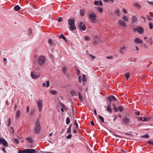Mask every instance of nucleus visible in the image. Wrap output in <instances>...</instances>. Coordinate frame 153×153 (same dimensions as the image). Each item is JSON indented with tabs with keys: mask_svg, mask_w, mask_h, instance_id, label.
I'll return each instance as SVG.
<instances>
[{
	"mask_svg": "<svg viewBox=\"0 0 153 153\" xmlns=\"http://www.w3.org/2000/svg\"><path fill=\"white\" fill-rule=\"evenodd\" d=\"M68 24L69 26L70 29L71 31L76 30V28L74 19H68Z\"/></svg>",
	"mask_w": 153,
	"mask_h": 153,
	"instance_id": "f257e3e1",
	"label": "nucleus"
},
{
	"mask_svg": "<svg viewBox=\"0 0 153 153\" xmlns=\"http://www.w3.org/2000/svg\"><path fill=\"white\" fill-rule=\"evenodd\" d=\"M38 152L33 149H26L23 150H19L18 153H38Z\"/></svg>",
	"mask_w": 153,
	"mask_h": 153,
	"instance_id": "f03ea898",
	"label": "nucleus"
},
{
	"mask_svg": "<svg viewBox=\"0 0 153 153\" xmlns=\"http://www.w3.org/2000/svg\"><path fill=\"white\" fill-rule=\"evenodd\" d=\"M34 133L36 134L39 133L41 129L40 123L39 120H37L36 122V125L34 127Z\"/></svg>",
	"mask_w": 153,
	"mask_h": 153,
	"instance_id": "7ed1b4c3",
	"label": "nucleus"
},
{
	"mask_svg": "<svg viewBox=\"0 0 153 153\" xmlns=\"http://www.w3.org/2000/svg\"><path fill=\"white\" fill-rule=\"evenodd\" d=\"M88 18L89 20L93 23H96V16L94 13H91L89 15Z\"/></svg>",
	"mask_w": 153,
	"mask_h": 153,
	"instance_id": "20e7f679",
	"label": "nucleus"
},
{
	"mask_svg": "<svg viewBox=\"0 0 153 153\" xmlns=\"http://www.w3.org/2000/svg\"><path fill=\"white\" fill-rule=\"evenodd\" d=\"M46 58L45 57L43 56H39L38 59V62L39 65H43L45 63Z\"/></svg>",
	"mask_w": 153,
	"mask_h": 153,
	"instance_id": "39448f33",
	"label": "nucleus"
},
{
	"mask_svg": "<svg viewBox=\"0 0 153 153\" xmlns=\"http://www.w3.org/2000/svg\"><path fill=\"white\" fill-rule=\"evenodd\" d=\"M42 102L43 100H42L39 99L37 101L39 111L40 112L42 110Z\"/></svg>",
	"mask_w": 153,
	"mask_h": 153,
	"instance_id": "423d86ee",
	"label": "nucleus"
},
{
	"mask_svg": "<svg viewBox=\"0 0 153 153\" xmlns=\"http://www.w3.org/2000/svg\"><path fill=\"white\" fill-rule=\"evenodd\" d=\"M31 76L34 79L39 78L40 76L38 73L36 72L35 71H33L31 74Z\"/></svg>",
	"mask_w": 153,
	"mask_h": 153,
	"instance_id": "0eeeda50",
	"label": "nucleus"
},
{
	"mask_svg": "<svg viewBox=\"0 0 153 153\" xmlns=\"http://www.w3.org/2000/svg\"><path fill=\"white\" fill-rule=\"evenodd\" d=\"M93 39L94 41L93 43L94 44H97L100 42V39L98 36L96 35H94L93 36Z\"/></svg>",
	"mask_w": 153,
	"mask_h": 153,
	"instance_id": "6e6552de",
	"label": "nucleus"
},
{
	"mask_svg": "<svg viewBox=\"0 0 153 153\" xmlns=\"http://www.w3.org/2000/svg\"><path fill=\"white\" fill-rule=\"evenodd\" d=\"M119 25L123 27H126L127 25L126 23L122 20H119L117 22Z\"/></svg>",
	"mask_w": 153,
	"mask_h": 153,
	"instance_id": "1a4fd4ad",
	"label": "nucleus"
},
{
	"mask_svg": "<svg viewBox=\"0 0 153 153\" xmlns=\"http://www.w3.org/2000/svg\"><path fill=\"white\" fill-rule=\"evenodd\" d=\"M79 28L81 30H85L86 28L85 24L83 22H81L79 25Z\"/></svg>",
	"mask_w": 153,
	"mask_h": 153,
	"instance_id": "9d476101",
	"label": "nucleus"
},
{
	"mask_svg": "<svg viewBox=\"0 0 153 153\" xmlns=\"http://www.w3.org/2000/svg\"><path fill=\"white\" fill-rule=\"evenodd\" d=\"M127 48V47L125 46L124 45L121 47L119 50L120 53L123 54L124 53V51L126 50Z\"/></svg>",
	"mask_w": 153,
	"mask_h": 153,
	"instance_id": "9b49d317",
	"label": "nucleus"
},
{
	"mask_svg": "<svg viewBox=\"0 0 153 153\" xmlns=\"http://www.w3.org/2000/svg\"><path fill=\"white\" fill-rule=\"evenodd\" d=\"M0 143H2L4 146H7V143L4 138H1L0 137Z\"/></svg>",
	"mask_w": 153,
	"mask_h": 153,
	"instance_id": "f8f14e48",
	"label": "nucleus"
},
{
	"mask_svg": "<svg viewBox=\"0 0 153 153\" xmlns=\"http://www.w3.org/2000/svg\"><path fill=\"white\" fill-rule=\"evenodd\" d=\"M131 20L132 23H134L138 21L137 18L135 16H133L131 17Z\"/></svg>",
	"mask_w": 153,
	"mask_h": 153,
	"instance_id": "ddd939ff",
	"label": "nucleus"
},
{
	"mask_svg": "<svg viewBox=\"0 0 153 153\" xmlns=\"http://www.w3.org/2000/svg\"><path fill=\"white\" fill-rule=\"evenodd\" d=\"M123 121L124 124L127 125L129 123L130 120L128 118L124 117L123 118Z\"/></svg>",
	"mask_w": 153,
	"mask_h": 153,
	"instance_id": "4468645a",
	"label": "nucleus"
},
{
	"mask_svg": "<svg viewBox=\"0 0 153 153\" xmlns=\"http://www.w3.org/2000/svg\"><path fill=\"white\" fill-rule=\"evenodd\" d=\"M134 42L136 44L142 43L143 42L142 40L138 38H137L135 39Z\"/></svg>",
	"mask_w": 153,
	"mask_h": 153,
	"instance_id": "2eb2a0df",
	"label": "nucleus"
},
{
	"mask_svg": "<svg viewBox=\"0 0 153 153\" xmlns=\"http://www.w3.org/2000/svg\"><path fill=\"white\" fill-rule=\"evenodd\" d=\"M136 29L140 33H143V29L142 27H139L136 28Z\"/></svg>",
	"mask_w": 153,
	"mask_h": 153,
	"instance_id": "dca6fc26",
	"label": "nucleus"
},
{
	"mask_svg": "<svg viewBox=\"0 0 153 153\" xmlns=\"http://www.w3.org/2000/svg\"><path fill=\"white\" fill-rule=\"evenodd\" d=\"M150 119V117H147V118H145L144 117H139V120L144 121H148Z\"/></svg>",
	"mask_w": 153,
	"mask_h": 153,
	"instance_id": "f3484780",
	"label": "nucleus"
},
{
	"mask_svg": "<svg viewBox=\"0 0 153 153\" xmlns=\"http://www.w3.org/2000/svg\"><path fill=\"white\" fill-rule=\"evenodd\" d=\"M133 6L135 7L136 8L139 9L140 8V5L138 3H135L133 5Z\"/></svg>",
	"mask_w": 153,
	"mask_h": 153,
	"instance_id": "a211bd4d",
	"label": "nucleus"
},
{
	"mask_svg": "<svg viewBox=\"0 0 153 153\" xmlns=\"http://www.w3.org/2000/svg\"><path fill=\"white\" fill-rule=\"evenodd\" d=\"M50 86V82L49 81H47L46 82V84L45 83H43L42 85V86L43 87H48Z\"/></svg>",
	"mask_w": 153,
	"mask_h": 153,
	"instance_id": "6ab92c4d",
	"label": "nucleus"
},
{
	"mask_svg": "<svg viewBox=\"0 0 153 153\" xmlns=\"http://www.w3.org/2000/svg\"><path fill=\"white\" fill-rule=\"evenodd\" d=\"M108 99L110 101H111L112 100L115 101L116 99L114 96H112L108 97Z\"/></svg>",
	"mask_w": 153,
	"mask_h": 153,
	"instance_id": "aec40b11",
	"label": "nucleus"
},
{
	"mask_svg": "<svg viewBox=\"0 0 153 153\" xmlns=\"http://www.w3.org/2000/svg\"><path fill=\"white\" fill-rule=\"evenodd\" d=\"M94 4L95 5H102V1H95L94 2Z\"/></svg>",
	"mask_w": 153,
	"mask_h": 153,
	"instance_id": "412c9836",
	"label": "nucleus"
},
{
	"mask_svg": "<svg viewBox=\"0 0 153 153\" xmlns=\"http://www.w3.org/2000/svg\"><path fill=\"white\" fill-rule=\"evenodd\" d=\"M122 19L125 22H128V18L127 16L126 15H124L123 16Z\"/></svg>",
	"mask_w": 153,
	"mask_h": 153,
	"instance_id": "4be33fe9",
	"label": "nucleus"
},
{
	"mask_svg": "<svg viewBox=\"0 0 153 153\" xmlns=\"http://www.w3.org/2000/svg\"><path fill=\"white\" fill-rule=\"evenodd\" d=\"M107 111L109 112L110 113H111L112 112V109H111L110 104H109L107 107Z\"/></svg>",
	"mask_w": 153,
	"mask_h": 153,
	"instance_id": "5701e85b",
	"label": "nucleus"
},
{
	"mask_svg": "<svg viewBox=\"0 0 153 153\" xmlns=\"http://www.w3.org/2000/svg\"><path fill=\"white\" fill-rule=\"evenodd\" d=\"M26 139L30 143H32L33 142V140L32 139V138L30 137H27Z\"/></svg>",
	"mask_w": 153,
	"mask_h": 153,
	"instance_id": "b1692460",
	"label": "nucleus"
},
{
	"mask_svg": "<svg viewBox=\"0 0 153 153\" xmlns=\"http://www.w3.org/2000/svg\"><path fill=\"white\" fill-rule=\"evenodd\" d=\"M114 13L118 16H120V11L118 9H116L114 11Z\"/></svg>",
	"mask_w": 153,
	"mask_h": 153,
	"instance_id": "393cba45",
	"label": "nucleus"
},
{
	"mask_svg": "<svg viewBox=\"0 0 153 153\" xmlns=\"http://www.w3.org/2000/svg\"><path fill=\"white\" fill-rule=\"evenodd\" d=\"M85 12V10L84 9H82L80 10V14L81 16H83L84 15Z\"/></svg>",
	"mask_w": 153,
	"mask_h": 153,
	"instance_id": "a878e982",
	"label": "nucleus"
},
{
	"mask_svg": "<svg viewBox=\"0 0 153 153\" xmlns=\"http://www.w3.org/2000/svg\"><path fill=\"white\" fill-rule=\"evenodd\" d=\"M20 7L19 5H17L14 7V9L15 11H18L20 9Z\"/></svg>",
	"mask_w": 153,
	"mask_h": 153,
	"instance_id": "bb28decb",
	"label": "nucleus"
},
{
	"mask_svg": "<svg viewBox=\"0 0 153 153\" xmlns=\"http://www.w3.org/2000/svg\"><path fill=\"white\" fill-rule=\"evenodd\" d=\"M82 81L84 82L87 81V79L85 75L83 74L82 76Z\"/></svg>",
	"mask_w": 153,
	"mask_h": 153,
	"instance_id": "cd10ccee",
	"label": "nucleus"
},
{
	"mask_svg": "<svg viewBox=\"0 0 153 153\" xmlns=\"http://www.w3.org/2000/svg\"><path fill=\"white\" fill-rule=\"evenodd\" d=\"M20 114V111L19 110H18L17 111L16 113V117L17 118H19Z\"/></svg>",
	"mask_w": 153,
	"mask_h": 153,
	"instance_id": "c85d7f7f",
	"label": "nucleus"
},
{
	"mask_svg": "<svg viewBox=\"0 0 153 153\" xmlns=\"http://www.w3.org/2000/svg\"><path fill=\"white\" fill-rule=\"evenodd\" d=\"M50 92L53 95H55L57 93V91L55 90H51L50 91Z\"/></svg>",
	"mask_w": 153,
	"mask_h": 153,
	"instance_id": "c756f323",
	"label": "nucleus"
},
{
	"mask_svg": "<svg viewBox=\"0 0 153 153\" xmlns=\"http://www.w3.org/2000/svg\"><path fill=\"white\" fill-rule=\"evenodd\" d=\"M130 72H128V73H126V74H125V77H126V79L127 80L129 78V77L130 76Z\"/></svg>",
	"mask_w": 153,
	"mask_h": 153,
	"instance_id": "7c9ffc66",
	"label": "nucleus"
},
{
	"mask_svg": "<svg viewBox=\"0 0 153 153\" xmlns=\"http://www.w3.org/2000/svg\"><path fill=\"white\" fill-rule=\"evenodd\" d=\"M28 33L29 35H31L32 34V30L30 28L29 29L28 31Z\"/></svg>",
	"mask_w": 153,
	"mask_h": 153,
	"instance_id": "2f4dec72",
	"label": "nucleus"
},
{
	"mask_svg": "<svg viewBox=\"0 0 153 153\" xmlns=\"http://www.w3.org/2000/svg\"><path fill=\"white\" fill-rule=\"evenodd\" d=\"M78 94H79V99L81 101H83V98L81 96V94L79 92H78Z\"/></svg>",
	"mask_w": 153,
	"mask_h": 153,
	"instance_id": "473e14b6",
	"label": "nucleus"
},
{
	"mask_svg": "<svg viewBox=\"0 0 153 153\" xmlns=\"http://www.w3.org/2000/svg\"><path fill=\"white\" fill-rule=\"evenodd\" d=\"M148 42H149L150 45H152L153 43V40L152 37H150L149 39Z\"/></svg>",
	"mask_w": 153,
	"mask_h": 153,
	"instance_id": "72a5a7b5",
	"label": "nucleus"
},
{
	"mask_svg": "<svg viewBox=\"0 0 153 153\" xmlns=\"http://www.w3.org/2000/svg\"><path fill=\"white\" fill-rule=\"evenodd\" d=\"M59 37L60 38H62L64 40H65L66 42H67V40H66V38H65V36L62 34H61L60 35Z\"/></svg>",
	"mask_w": 153,
	"mask_h": 153,
	"instance_id": "f704fd0d",
	"label": "nucleus"
},
{
	"mask_svg": "<svg viewBox=\"0 0 153 153\" xmlns=\"http://www.w3.org/2000/svg\"><path fill=\"white\" fill-rule=\"evenodd\" d=\"M72 125H70L68 128L67 130V132L68 133L70 134L71 132V127Z\"/></svg>",
	"mask_w": 153,
	"mask_h": 153,
	"instance_id": "c9c22d12",
	"label": "nucleus"
},
{
	"mask_svg": "<svg viewBox=\"0 0 153 153\" xmlns=\"http://www.w3.org/2000/svg\"><path fill=\"white\" fill-rule=\"evenodd\" d=\"M99 119L101 120V121L102 122H104V118L102 117L100 115H99Z\"/></svg>",
	"mask_w": 153,
	"mask_h": 153,
	"instance_id": "e433bc0d",
	"label": "nucleus"
},
{
	"mask_svg": "<svg viewBox=\"0 0 153 153\" xmlns=\"http://www.w3.org/2000/svg\"><path fill=\"white\" fill-rule=\"evenodd\" d=\"M14 140L15 143L17 144H18L19 143V141L18 139L16 138H14Z\"/></svg>",
	"mask_w": 153,
	"mask_h": 153,
	"instance_id": "4c0bfd02",
	"label": "nucleus"
},
{
	"mask_svg": "<svg viewBox=\"0 0 153 153\" xmlns=\"http://www.w3.org/2000/svg\"><path fill=\"white\" fill-rule=\"evenodd\" d=\"M70 122V120L69 117H67L66 119V123L67 124H69Z\"/></svg>",
	"mask_w": 153,
	"mask_h": 153,
	"instance_id": "58836bf2",
	"label": "nucleus"
},
{
	"mask_svg": "<svg viewBox=\"0 0 153 153\" xmlns=\"http://www.w3.org/2000/svg\"><path fill=\"white\" fill-rule=\"evenodd\" d=\"M118 111H119L120 112H122L123 111V109L122 107L121 106H119L118 107Z\"/></svg>",
	"mask_w": 153,
	"mask_h": 153,
	"instance_id": "ea45409f",
	"label": "nucleus"
},
{
	"mask_svg": "<svg viewBox=\"0 0 153 153\" xmlns=\"http://www.w3.org/2000/svg\"><path fill=\"white\" fill-rule=\"evenodd\" d=\"M71 93L72 96H75L76 93V91L74 90L71 91Z\"/></svg>",
	"mask_w": 153,
	"mask_h": 153,
	"instance_id": "a19ab883",
	"label": "nucleus"
},
{
	"mask_svg": "<svg viewBox=\"0 0 153 153\" xmlns=\"http://www.w3.org/2000/svg\"><path fill=\"white\" fill-rule=\"evenodd\" d=\"M149 27L150 29H151L153 28V25L152 23V22H150L149 24Z\"/></svg>",
	"mask_w": 153,
	"mask_h": 153,
	"instance_id": "79ce46f5",
	"label": "nucleus"
},
{
	"mask_svg": "<svg viewBox=\"0 0 153 153\" xmlns=\"http://www.w3.org/2000/svg\"><path fill=\"white\" fill-rule=\"evenodd\" d=\"M84 39L86 41H89L90 40V38L88 36H85L84 37Z\"/></svg>",
	"mask_w": 153,
	"mask_h": 153,
	"instance_id": "37998d69",
	"label": "nucleus"
},
{
	"mask_svg": "<svg viewBox=\"0 0 153 153\" xmlns=\"http://www.w3.org/2000/svg\"><path fill=\"white\" fill-rule=\"evenodd\" d=\"M113 107H114V111H118V108H116L115 105L114 104L113 105Z\"/></svg>",
	"mask_w": 153,
	"mask_h": 153,
	"instance_id": "c03bdc74",
	"label": "nucleus"
},
{
	"mask_svg": "<svg viewBox=\"0 0 153 153\" xmlns=\"http://www.w3.org/2000/svg\"><path fill=\"white\" fill-rule=\"evenodd\" d=\"M48 42L51 45H52L53 44V41L51 39L48 40Z\"/></svg>",
	"mask_w": 153,
	"mask_h": 153,
	"instance_id": "a18cd8bd",
	"label": "nucleus"
},
{
	"mask_svg": "<svg viewBox=\"0 0 153 153\" xmlns=\"http://www.w3.org/2000/svg\"><path fill=\"white\" fill-rule=\"evenodd\" d=\"M62 71L64 73H65L66 72V69L65 67H63L62 68Z\"/></svg>",
	"mask_w": 153,
	"mask_h": 153,
	"instance_id": "49530a36",
	"label": "nucleus"
},
{
	"mask_svg": "<svg viewBox=\"0 0 153 153\" xmlns=\"http://www.w3.org/2000/svg\"><path fill=\"white\" fill-rule=\"evenodd\" d=\"M10 132L11 133H13L14 132V131L13 127H11L10 130Z\"/></svg>",
	"mask_w": 153,
	"mask_h": 153,
	"instance_id": "de8ad7c7",
	"label": "nucleus"
},
{
	"mask_svg": "<svg viewBox=\"0 0 153 153\" xmlns=\"http://www.w3.org/2000/svg\"><path fill=\"white\" fill-rule=\"evenodd\" d=\"M74 125H76L75 128H78V123L76 122V120H75L74 121Z\"/></svg>",
	"mask_w": 153,
	"mask_h": 153,
	"instance_id": "09e8293b",
	"label": "nucleus"
},
{
	"mask_svg": "<svg viewBox=\"0 0 153 153\" xmlns=\"http://www.w3.org/2000/svg\"><path fill=\"white\" fill-rule=\"evenodd\" d=\"M149 137V136L147 134L143 135L142 137H146V138H148Z\"/></svg>",
	"mask_w": 153,
	"mask_h": 153,
	"instance_id": "8fccbe9b",
	"label": "nucleus"
},
{
	"mask_svg": "<svg viewBox=\"0 0 153 153\" xmlns=\"http://www.w3.org/2000/svg\"><path fill=\"white\" fill-rule=\"evenodd\" d=\"M11 119L10 118L8 119V126H10V125H11Z\"/></svg>",
	"mask_w": 153,
	"mask_h": 153,
	"instance_id": "3c124183",
	"label": "nucleus"
},
{
	"mask_svg": "<svg viewBox=\"0 0 153 153\" xmlns=\"http://www.w3.org/2000/svg\"><path fill=\"white\" fill-rule=\"evenodd\" d=\"M98 10L100 12H102L103 11V9L101 7H98Z\"/></svg>",
	"mask_w": 153,
	"mask_h": 153,
	"instance_id": "603ef678",
	"label": "nucleus"
},
{
	"mask_svg": "<svg viewBox=\"0 0 153 153\" xmlns=\"http://www.w3.org/2000/svg\"><path fill=\"white\" fill-rule=\"evenodd\" d=\"M147 143L149 144H150L153 146V141L149 140L147 142Z\"/></svg>",
	"mask_w": 153,
	"mask_h": 153,
	"instance_id": "864d4df0",
	"label": "nucleus"
},
{
	"mask_svg": "<svg viewBox=\"0 0 153 153\" xmlns=\"http://www.w3.org/2000/svg\"><path fill=\"white\" fill-rule=\"evenodd\" d=\"M72 135L71 134H68L67 136V138L68 139H71V138Z\"/></svg>",
	"mask_w": 153,
	"mask_h": 153,
	"instance_id": "5fc2aeb1",
	"label": "nucleus"
},
{
	"mask_svg": "<svg viewBox=\"0 0 153 153\" xmlns=\"http://www.w3.org/2000/svg\"><path fill=\"white\" fill-rule=\"evenodd\" d=\"M123 12L125 14H126L127 13L126 10L125 8H124L123 9Z\"/></svg>",
	"mask_w": 153,
	"mask_h": 153,
	"instance_id": "6e6d98bb",
	"label": "nucleus"
},
{
	"mask_svg": "<svg viewBox=\"0 0 153 153\" xmlns=\"http://www.w3.org/2000/svg\"><path fill=\"white\" fill-rule=\"evenodd\" d=\"M106 58L107 59H111L113 58V56H107Z\"/></svg>",
	"mask_w": 153,
	"mask_h": 153,
	"instance_id": "4d7b16f0",
	"label": "nucleus"
},
{
	"mask_svg": "<svg viewBox=\"0 0 153 153\" xmlns=\"http://www.w3.org/2000/svg\"><path fill=\"white\" fill-rule=\"evenodd\" d=\"M90 56L91 57V58L93 59H95V57L91 54H89Z\"/></svg>",
	"mask_w": 153,
	"mask_h": 153,
	"instance_id": "13d9d810",
	"label": "nucleus"
},
{
	"mask_svg": "<svg viewBox=\"0 0 153 153\" xmlns=\"http://www.w3.org/2000/svg\"><path fill=\"white\" fill-rule=\"evenodd\" d=\"M62 18L61 17H59L58 19V21L59 22H61L62 21Z\"/></svg>",
	"mask_w": 153,
	"mask_h": 153,
	"instance_id": "bf43d9fd",
	"label": "nucleus"
},
{
	"mask_svg": "<svg viewBox=\"0 0 153 153\" xmlns=\"http://www.w3.org/2000/svg\"><path fill=\"white\" fill-rule=\"evenodd\" d=\"M147 18L148 19V20H152V19H151L150 18L149 16H146Z\"/></svg>",
	"mask_w": 153,
	"mask_h": 153,
	"instance_id": "052dcab7",
	"label": "nucleus"
},
{
	"mask_svg": "<svg viewBox=\"0 0 153 153\" xmlns=\"http://www.w3.org/2000/svg\"><path fill=\"white\" fill-rule=\"evenodd\" d=\"M147 2L149 4H153V2L152 1H147Z\"/></svg>",
	"mask_w": 153,
	"mask_h": 153,
	"instance_id": "680f3d73",
	"label": "nucleus"
},
{
	"mask_svg": "<svg viewBox=\"0 0 153 153\" xmlns=\"http://www.w3.org/2000/svg\"><path fill=\"white\" fill-rule=\"evenodd\" d=\"M7 59L6 58H4V62L5 64H6V62H7Z\"/></svg>",
	"mask_w": 153,
	"mask_h": 153,
	"instance_id": "e2e57ef3",
	"label": "nucleus"
},
{
	"mask_svg": "<svg viewBox=\"0 0 153 153\" xmlns=\"http://www.w3.org/2000/svg\"><path fill=\"white\" fill-rule=\"evenodd\" d=\"M149 14L150 16L153 17V13L150 12L149 13Z\"/></svg>",
	"mask_w": 153,
	"mask_h": 153,
	"instance_id": "0e129e2a",
	"label": "nucleus"
},
{
	"mask_svg": "<svg viewBox=\"0 0 153 153\" xmlns=\"http://www.w3.org/2000/svg\"><path fill=\"white\" fill-rule=\"evenodd\" d=\"M90 123L91 125H92L93 126L94 125V122H93V121H91Z\"/></svg>",
	"mask_w": 153,
	"mask_h": 153,
	"instance_id": "69168bd1",
	"label": "nucleus"
},
{
	"mask_svg": "<svg viewBox=\"0 0 153 153\" xmlns=\"http://www.w3.org/2000/svg\"><path fill=\"white\" fill-rule=\"evenodd\" d=\"M94 114L95 115H97V112H96V110L95 109H94Z\"/></svg>",
	"mask_w": 153,
	"mask_h": 153,
	"instance_id": "338daca9",
	"label": "nucleus"
},
{
	"mask_svg": "<svg viewBox=\"0 0 153 153\" xmlns=\"http://www.w3.org/2000/svg\"><path fill=\"white\" fill-rule=\"evenodd\" d=\"M135 50H136L138 51L139 50V48L137 46L135 47Z\"/></svg>",
	"mask_w": 153,
	"mask_h": 153,
	"instance_id": "774afa93",
	"label": "nucleus"
}]
</instances>
